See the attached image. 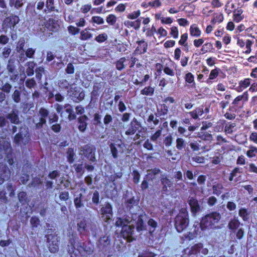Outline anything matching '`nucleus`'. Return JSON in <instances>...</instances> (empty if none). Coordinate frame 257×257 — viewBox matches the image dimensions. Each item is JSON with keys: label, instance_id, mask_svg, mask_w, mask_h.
Here are the masks:
<instances>
[{"label": "nucleus", "instance_id": "680f3d73", "mask_svg": "<svg viewBox=\"0 0 257 257\" xmlns=\"http://www.w3.org/2000/svg\"><path fill=\"white\" fill-rule=\"evenodd\" d=\"M73 167L77 173H79L81 175L84 173V169L83 167L82 164H75L73 165Z\"/></svg>", "mask_w": 257, "mask_h": 257}, {"label": "nucleus", "instance_id": "1a4fd4ad", "mask_svg": "<svg viewBox=\"0 0 257 257\" xmlns=\"http://www.w3.org/2000/svg\"><path fill=\"white\" fill-rule=\"evenodd\" d=\"M39 113L40 115L35 116L33 119V122L35 124L37 129L42 128L43 125L46 124V118L48 116L49 111L45 108H41Z\"/></svg>", "mask_w": 257, "mask_h": 257}, {"label": "nucleus", "instance_id": "bf43d9fd", "mask_svg": "<svg viewBox=\"0 0 257 257\" xmlns=\"http://www.w3.org/2000/svg\"><path fill=\"white\" fill-rule=\"evenodd\" d=\"M108 36L106 34L102 33L98 35L95 38V40L98 43L104 42L107 39Z\"/></svg>", "mask_w": 257, "mask_h": 257}, {"label": "nucleus", "instance_id": "4c0bfd02", "mask_svg": "<svg viewBox=\"0 0 257 257\" xmlns=\"http://www.w3.org/2000/svg\"><path fill=\"white\" fill-rule=\"evenodd\" d=\"M223 189V185L220 183L213 185L212 186L213 194L219 196L221 194Z\"/></svg>", "mask_w": 257, "mask_h": 257}, {"label": "nucleus", "instance_id": "4468645a", "mask_svg": "<svg viewBox=\"0 0 257 257\" xmlns=\"http://www.w3.org/2000/svg\"><path fill=\"white\" fill-rule=\"evenodd\" d=\"M97 247L102 252L108 250L110 247V237L107 235L101 237L97 242Z\"/></svg>", "mask_w": 257, "mask_h": 257}, {"label": "nucleus", "instance_id": "6e6d98bb", "mask_svg": "<svg viewBox=\"0 0 257 257\" xmlns=\"http://www.w3.org/2000/svg\"><path fill=\"white\" fill-rule=\"evenodd\" d=\"M67 154L68 162L70 164L74 162V157L75 155L73 149L69 148Z\"/></svg>", "mask_w": 257, "mask_h": 257}, {"label": "nucleus", "instance_id": "0eeeda50", "mask_svg": "<svg viewBox=\"0 0 257 257\" xmlns=\"http://www.w3.org/2000/svg\"><path fill=\"white\" fill-rule=\"evenodd\" d=\"M51 12L59 13V10L55 7L54 0H46L45 3V8L43 10L42 14H39L36 11H34V17L39 20L45 19L44 14H47Z\"/></svg>", "mask_w": 257, "mask_h": 257}, {"label": "nucleus", "instance_id": "8fccbe9b", "mask_svg": "<svg viewBox=\"0 0 257 257\" xmlns=\"http://www.w3.org/2000/svg\"><path fill=\"white\" fill-rule=\"evenodd\" d=\"M186 146V144L185 141L182 138H178L176 140V148L177 149L181 151L183 149H184Z\"/></svg>", "mask_w": 257, "mask_h": 257}, {"label": "nucleus", "instance_id": "39448f33", "mask_svg": "<svg viewBox=\"0 0 257 257\" xmlns=\"http://www.w3.org/2000/svg\"><path fill=\"white\" fill-rule=\"evenodd\" d=\"M99 212L100 218L104 222L109 223L112 220V206L109 202H105L101 205Z\"/></svg>", "mask_w": 257, "mask_h": 257}, {"label": "nucleus", "instance_id": "aec40b11", "mask_svg": "<svg viewBox=\"0 0 257 257\" xmlns=\"http://www.w3.org/2000/svg\"><path fill=\"white\" fill-rule=\"evenodd\" d=\"M10 176L11 171L8 166L3 163H0V184L8 180Z\"/></svg>", "mask_w": 257, "mask_h": 257}, {"label": "nucleus", "instance_id": "6e6552de", "mask_svg": "<svg viewBox=\"0 0 257 257\" xmlns=\"http://www.w3.org/2000/svg\"><path fill=\"white\" fill-rule=\"evenodd\" d=\"M17 63L15 58H10L7 65L8 74L10 76V80L13 82L17 81L19 78V72L17 70Z\"/></svg>", "mask_w": 257, "mask_h": 257}, {"label": "nucleus", "instance_id": "ea45409f", "mask_svg": "<svg viewBox=\"0 0 257 257\" xmlns=\"http://www.w3.org/2000/svg\"><path fill=\"white\" fill-rule=\"evenodd\" d=\"M240 225V222L238 219H231L228 224V227L231 230H235Z\"/></svg>", "mask_w": 257, "mask_h": 257}, {"label": "nucleus", "instance_id": "0e129e2a", "mask_svg": "<svg viewBox=\"0 0 257 257\" xmlns=\"http://www.w3.org/2000/svg\"><path fill=\"white\" fill-rule=\"evenodd\" d=\"M68 31L69 34L73 35H76L79 33L80 29L77 27L73 26H69L68 27Z\"/></svg>", "mask_w": 257, "mask_h": 257}, {"label": "nucleus", "instance_id": "a19ab883", "mask_svg": "<svg viewBox=\"0 0 257 257\" xmlns=\"http://www.w3.org/2000/svg\"><path fill=\"white\" fill-rule=\"evenodd\" d=\"M161 182L162 185H165L169 188H170L172 185L173 183L168 179L165 175H162L160 177Z\"/></svg>", "mask_w": 257, "mask_h": 257}, {"label": "nucleus", "instance_id": "58836bf2", "mask_svg": "<svg viewBox=\"0 0 257 257\" xmlns=\"http://www.w3.org/2000/svg\"><path fill=\"white\" fill-rule=\"evenodd\" d=\"M24 0H9V5L10 7H14L17 9L21 8L24 4Z\"/></svg>", "mask_w": 257, "mask_h": 257}, {"label": "nucleus", "instance_id": "dca6fc26", "mask_svg": "<svg viewBox=\"0 0 257 257\" xmlns=\"http://www.w3.org/2000/svg\"><path fill=\"white\" fill-rule=\"evenodd\" d=\"M130 217L131 222H135L136 223V229L138 231L147 230V227L142 219V215H139V212L132 215Z\"/></svg>", "mask_w": 257, "mask_h": 257}, {"label": "nucleus", "instance_id": "5fc2aeb1", "mask_svg": "<svg viewBox=\"0 0 257 257\" xmlns=\"http://www.w3.org/2000/svg\"><path fill=\"white\" fill-rule=\"evenodd\" d=\"M154 92V88L151 86L146 87L141 91V94L145 95H152Z\"/></svg>", "mask_w": 257, "mask_h": 257}, {"label": "nucleus", "instance_id": "f03ea898", "mask_svg": "<svg viewBox=\"0 0 257 257\" xmlns=\"http://www.w3.org/2000/svg\"><path fill=\"white\" fill-rule=\"evenodd\" d=\"M131 217L128 216L123 218H118L115 222L117 226H121V233L124 238L127 239L129 241L133 240V235L134 232L135 227L134 225L128 224L130 223Z\"/></svg>", "mask_w": 257, "mask_h": 257}, {"label": "nucleus", "instance_id": "f8f14e48", "mask_svg": "<svg viewBox=\"0 0 257 257\" xmlns=\"http://www.w3.org/2000/svg\"><path fill=\"white\" fill-rule=\"evenodd\" d=\"M76 246L77 250L84 256L92 254L94 250L93 244L89 241L79 242Z\"/></svg>", "mask_w": 257, "mask_h": 257}, {"label": "nucleus", "instance_id": "b1692460", "mask_svg": "<svg viewBox=\"0 0 257 257\" xmlns=\"http://www.w3.org/2000/svg\"><path fill=\"white\" fill-rule=\"evenodd\" d=\"M161 173V170L157 168L149 169L147 171V174L145 177L148 181H153L156 178L157 175Z\"/></svg>", "mask_w": 257, "mask_h": 257}, {"label": "nucleus", "instance_id": "f3484780", "mask_svg": "<svg viewBox=\"0 0 257 257\" xmlns=\"http://www.w3.org/2000/svg\"><path fill=\"white\" fill-rule=\"evenodd\" d=\"M150 78L149 74L144 75L142 72L137 71L136 74L132 77V80L136 85H144L147 81Z\"/></svg>", "mask_w": 257, "mask_h": 257}, {"label": "nucleus", "instance_id": "9d476101", "mask_svg": "<svg viewBox=\"0 0 257 257\" xmlns=\"http://www.w3.org/2000/svg\"><path fill=\"white\" fill-rule=\"evenodd\" d=\"M47 238L49 251L51 253H56L59 250V237L55 234H47Z\"/></svg>", "mask_w": 257, "mask_h": 257}, {"label": "nucleus", "instance_id": "f257e3e1", "mask_svg": "<svg viewBox=\"0 0 257 257\" xmlns=\"http://www.w3.org/2000/svg\"><path fill=\"white\" fill-rule=\"evenodd\" d=\"M221 217V214L217 211H213L207 214L201 218L200 221V226L201 230L216 228Z\"/></svg>", "mask_w": 257, "mask_h": 257}, {"label": "nucleus", "instance_id": "c756f323", "mask_svg": "<svg viewBox=\"0 0 257 257\" xmlns=\"http://www.w3.org/2000/svg\"><path fill=\"white\" fill-rule=\"evenodd\" d=\"M190 34L194 37H199L201 36V31L196 25L193 24L190 27Z\"/></svg>", "mask_w": 257, "mask_h": 257}, {"label": "nucleus", "instance_id": "412c9836", "mask_svg": "<svg viewBox=\"0 0 257 257\" xmlns=\"http://www.w3.org/2000/svg\"><path fill=\"white\" fill-rule=\"evenodd\" d=\"M140 127H141V123L136 118H134L130 124L128 130L125 132V134L127 136L133 135L139 130Z\"/></svg>", "mask_w": 257, "mask_h": 257}, {"label": "nucleus", "instance_id": "37998d69", "mask_svg": "<svg viewBox=\"0 0 257 257\" xmlns=\"http://www.w3.org/2000/svg\"><path fill=\"white\" fill-rule=\"evenodd\" d=\"M18 197L19 198V202L22 204H25L28 201V199L27 197V193L25 192H20L18 194Z\"/></svg>", "mask_w": 257, "mask_h": 257}, {"label": "nucleus", "instance_id": "de8ad7c7", "mask_svg": "<svg viewBox=\"0 0 257 257\" xmlns=\"http://www.w3.org/2000/svg\"><path fill=\"white\" fill-rule=\"evenodd\" d=\"M92 202L95 205H97L100 202L99 193L97 190H95L92 193Z\"/></svg>", "mask_w": 257, "mask_h": 257}, {"label": "nucleus", "instance_id": "c03bdc74", "mask_svg": "<svg viewBox=\"0 0 257 257\" xmlns=\"http://www.w3.org/2000/svg\"><path fill=\"white\" fill-rule=\"evenodd\" d=\"M126 59L125 57H121L119 60H118L116 63V68L119 71L123 70L125 68V65L124 64L125 62Z\"/></svg>", "mask_w": 257, "mask_h": 257}, {"label": "nucleus", "instance_id": "7ed1b4c3", "mask_svg": "<svg viewBox=\"0 0 257 257\" xmlns=\"http://www.w3.org/2000/svg\"><path fill=\"white\" fill-rule=\"evenodd\" d=\"M31 141L28 128L25 125L19 127V132L14 136L13 143L21 148L28 145Z\"/></svg>", "mask_w": 257, "mask_h": 257}, {"label": "nucleus", "instance_id": "bb28decb", "mask_svg": "<svg viewBox=\"0 0 257 257\" xmlns=\"http://www.w3.org/2000/svg\"><path fill=\"white\" fill-rule=\"evenodd\" d=\"M243 12L241 9H238L233 11V21L234 22L239 23L244 19V16L242 15Z\"/></svg>", "mask_w": 257, "mask_h": 257}, {"label": "nucleus", "instance_id": "7c9ffc66", "mask_svg": "<svg viewBox=\"0 0 257 257\" xmlns=\"http://www.w3.org/2000/svg\"><path fill=\"white\" fill-rule=\"evenodd\" d=\"M36 64L34 61H30L27 63L26 74L31 76L34 74V69Z\"/></svg>", "mask_w": 257, "mask_h": 257}, {"label": "nucleus", "instance_id": "69168bd1", "mask_svg": "<svg viewBox=\"0 0 257 257\" xmlns=\"http://www.w3.org/2000/svg\"><path fill=\"white\" fill-rule=\"evenodd\" d=\"M59 198L61 200L66 201L69 198V193L68 191L61 192L59 194Z\"/></svg>", "mask_w": 257, "mask_h": 257}, {"label": "nucleus", "instance_id": "a18cd8bd", "mask_svg": "<svg viewBox=\"0 0 257 257\" xmlns=\"http://www.w3.org/2000/svg\"><path fill=\"white\" fill-rule=\"evenodd\" d=\"M26 168L25 166L23 168L22 176L20 178V183L25 184L27 181L29 180V175L27 173H25V169Z\"/></svg>", "mask_w": 257, "mask_h": 257}, {"label": "nucleus", "instance_id": "4be33fe9", "mask_svg": "<svg viewBox=\"0 0 257 257\" xmlns=\"http://www.w3.org/2000/svg\"><path fill=\"white\" fill-rule=\"evenodd\" d=\"M139 46L136 49L134 54L138 53L139 54H143L147 52L148 49V43L144 40L137 41Z\"/></svg>", "mask_w": 257, "mask_h": 257}, {"label": "nucleus", "instance_id": "f704fd0d", "mask_svg": "<svg viewBox=\"0 0 257 257\" xmlns=\"http://www.w3.org/2000/svg\"><path fill=\"white\" fill-rule=\"evenodd\" d=\"M65 107L66 108V112L68 114V119L70 121L75 119L76 116L74 113V111L71 108V106L68 104L66 105Z\"/></svg>", "mask_w": 257, "mask_h": 257}, {"label": "nucleus", "instance_id": "3c124183", "mask_svg": "<svg viewBox=\"0 0 257 257\" xmlns=\"http://www.w3.org/2000/svg\"><path fill=\"white\" fill-rule=\"evenodd\" d=\"M117 20L116 17L113 14L108 15L106 18V21L108 24L113 26L115 24Z\"/></svg>", "mask_w": 257, "mask_h": 257}, {"label": "nucleus", "instance_id": "a878e982", "mask_svg": "<svg viewBox=\"0 0 257 257\" xmlns=\"http://www.w3.org/2000/svg\"><path fill=\"white\" fill-rule=\"evenodd\" d=\"M88 117L85 115H82L78 118V129L80 132H84L85 131L87 125L86 123Z\"/></svg>", "mask_w": 257, "mask_h": 257}, {"label": "nucleus", "instance_id": "e2e57ef3", "mask_svg": "<svg viewBox=\"0 0 257 257\" xmlns=\"http://www.w3.org/2000/svg\"><path fill=\"white\" fill-rule=\"evenodd\" d=\"M91 22L98 25H101L104 23V20L100 16H93L91 18Z\"/></svg>", "mask_w": 257, "mask_h": 257}, {"label": "nucleus", "instance_id": "c9c22d12", "mask_svg": "<svg viewBox=\"0 0 257 257\" xmlns=\"http://www.w3.org/2000/svg\"><path fill=\"white\" fill-rule=\"evenodd\" d=\"M9 149L11 150L10 143L0 140V152H8Z\"/></svg>", "mask_w": 257, "mask_h": 257}, {"label": "nucleus", "instance_id": "ddd939ff", "mask_svg": "<svg viewBox=\"0 0 257 257\" xmlns=\"http://www.w3.org/2000/svg\"><path fill=\"white\" fill-rule=\"evenodd\" d=\"M92 193V192H90L87 195H84L82 193H79L78 195L75 196L74 203L77 209L84 206V203L88 201L90 199Z\"/></svg>", "mask_w": 257, "mask_h": 257}, {"label": "nucleus", "instance_id": "423d86ee", "mask_svg": "<svg viewBox=\"0 0 257 257\" xmlns=\"http://www.w3.org/2000/svg\"><path fill=\"white\" fill-rule=\"evenodd\" d=\"M95 148L90 145H86L80 148L79 155L83 156L87 160L95 162L96 159L95 156Z\"/></svg>", "mask_w": 257, "mask_h": 257}, {"label": "nucleus", "instance_id": "09e8293b", "mask_svg": "<svg viewBox=\"0 0 257 257\" xmlns=\"http://www.w3.org/2000/svg\"><path fill=\"white\" fill-rule=\"evenodd\" d=\"M257 154V148L253 146L249 147V150L246 152V155L249 158H252Z\"/></svg>", "mask_w": 257, "mask_h": 257}, {"label": "nucleus", "instance_id": "e433bc0d", "mask_svg": "<svg viewBox=\"0 0 257 257\" xmlns=\"http://www.w3.org/2000/svg\"><path fill=\"white\" fill-rule=\"evenodd\" d=\"M87 30L88 28H86L80 32V40L82 41H86L92 38V34L89 32L87 31Z\"/></svg>", "mask_w": 257, "mask_h": 257}, {"label": "nucleus", "instance_id": "a211bd4d", "mask_svg": "<svg viewBox=\"0 0 257 257\" xmlns=\"http://www.w3.org/2000/svg\"><path fill=\"white\" fill-rule=\"evenodd\" d=\"M67 236L68 237L69 243L70 244V245H68L67 251L69 254H72L74 252V243L76 235L74 234V231L71 227H69L68 229Z\"/></svg>", "mask_w": 257, "mask_h": 257}, {"label": "nucleus", "instance_id": "72a5a7b5", "mask_svg": "<svg viewBox=\"0 0 257 257\" xmlns=\"http://www.w3.org/2000/svg\"><path fill=\"white\" fill-rule=\"evenodd\" d=\"M238 214L244 221H247L249 219V212L244 208H241L239 210Z\"/></svg>", "mask_w": 257, "mask_h": 257}, {"label": "nucleus", "instance_id": "9b49d317", "mask_svg": "<svg viewBox=\"0 0 257 257\" xmlns=\"http://www.w3.org/2000/svg\"><path fill=\"white\" fill-rule=\"evenodd\" d=\"M187 202L190 206L192 216H196L198 213L202 211L203 207L199 204L196 195L189 196L187 199Z\"/></svg>", "mask_w": 257, "mask_h": 257}, {"label": "nucleus", "instance_id": "cd10ccee", "mask_svg": "<svg viewBox=\"0 0 257 257\" xmlns=\"http://www.w3.org/2000/svg\"><path fill=\"white\" fill-rule=\"evenodd\" d=\"M88 228L90 230L92 235L96 237L99 235L100 229L98 224L95 223H91L88 225Z\"/></svg>", "mask_w": 257, "mask_h": 257}, {"label": "nucleus", "instance_id": "2eb2a0df", "mask_svg": "<svg viewBox=\"0 0 257 257\" xmlns=\"http://www.w3.org/2000/svg\"><path fill=\"white\" fill-rule=\"evenodd\" d=\"M127 209L132 215L138 213L140 211V207L138 205V201L133 197L127 199L125 202Z\"/></svg>", "mask_w": 257, "mask_h": 257}, {"label": "nucleus", "instance_id": "5701e85b", "mask_svg": "<svg viewBox=\"0 0 257 257\" xmlns=\"http://www.w3.org/2000/svg\"><path fill=\"white\" fill-rule=\"evenodd\" d=\"M6 118L10 120L12 123L18 124L20 122V119L18 116V111L13 110L10 113L6 115Z\"/></svg>", "mask_w": 257, "mask_h": 257}, {"label": "nucleus", "instance_id": "473e14b6", "mask_svg": "<svg viewBox=\"0 0 257 257\" xmlns=\"http://www.w3.org/2000/svg\"><path fill=\"white\" fill-rule=\"evenodd\" d=\"M116 146H117L119 148H121V145H119V144H116V145H114L113 144H111L110 145H109V147H110V152H111V153L112 154V156L113 157V158L114 159H117L118 157V150L116 147Z\"/></svg>", "mask_w": 257, "mask_h": 257}, {"label": "nucleus", "instance_id": "603ef678", "mask_svg": "<svg viewBox=\"0 0 257 257\" xmlns=\"http://www.w3.org/2000/svg\"><path fill=\"white\" fill-rule=\"evenodd\" d=\"M36 78L40 81L41 79L42 74L44 73V68L42 66H40L37 68L35 70Z\"/></svg>", "mask_w": 257, "mask_h": 257}, {"label": "nucleus", "instance_id": "79ce46f5", "mask_svg": "<svg viewBox=\"0 0 257 257\" xmlns=\"http://www.w3.org/2000/svg\"><path fill=\"white\" fill-rule=\"evenodd\" d=\"M78 231L80 233H82L85 231H87L88 226L86 225L85 220H81L77 223Z\"/></svg>", "mask_w": 257, "mask_h": 257}, {"label": "nucleus", "instance_id": "13d9d810", "mask_svg": "<svg viewBox=\"0 0 257 257\" xmlns=\"http://www.w3.org/2000/svg\"><path fill=\"white\" fill-rule=\"evenodd\" d=\"M203 247V244L201 243H197L191 247V251L192 254H196L199 252L200 249Z\"/></svg>", "mask_w": 257, "mask_h": 257}, {"label": "nucleus", "instance_id": "774afa93", "mask_svg": "<svg viewBox=\"0 0 257 257\" xmlns=\"http://www.w3.org/2000/svg\"><path fill=\"white\" fill-rule=\"evenodd\" d=\"M236 124L234 123L226 124L225 126V132L227 134H231L233 132V128L235 126Z\"/></svg>", "mask_w": 257, "mask_h": 257}, {"label": "nucleus", "instance_id": "49530a36", "mask_svg": "<svg viewBox=\"0 0 257 257\" xmlns=\"http://www.w3.org/2000/svg\"><path fill=\"white\" fill-rule=\"evenodd\" d=\"M42 184V181L40 178L35 177L33 179L31 183L29 184L30 187H39Z\"/></svg>", "mask_w": 257, "mask_h": 257}, {"label": "nucleus", "instance_id": "6ab92c4d", "mask_svg": "<svg viewBox=\"0 0 257 257\" xmlns=\"http://www.w3.org/2000/svg\"><path fill=\"white\" fill-rule=\"evenodd\" d=\"M20 21L19 17L16 15H12L6 18L3 21V25L6 28H11L17 24Z\"/></svg>", "mask_w": 257, "mask_h": 257}, {"label": "nucleus", "instance_id": "338daca9", "mask_svg": "<svg viewBox=\"0 0 257 257\" xmlns=\"http://www.w3.org/2000/svg\"><path fill=\"white\" fill-rule=\"evenodd\" d=\"M141 15L140 10H138L137 11H134L132 13L129 14L127 16V18L129 19L134 20L138 18Z\"/></svg>", "mask_w": 257, "mask_h": 257}, {"label": "nucleus", "instance_id": "c85d7f7f", "mask_svg": "<svg viewBox=\"0 0 257 257\" xmlns=\"http://www.w3.org/2000/svg\"><path fill=\"white\" fill-rule=\"evenodd\" d=\"M214 50L213 44L211 42L205 43L203 44L202 48L200 49V52L199 54H205L207 52H212Z\"/></svg>", "mask_w": 257, "mask_h": 257}, {"label": "nucleus", "instance_id": "864d4df0", "mask_svg": "<svg viewBox=\"0 0 257 257\" xmlns=\"http://www.w3.org/2000/svg\"><path fill=\"white\" fill-rule=\"evenodd\" d=\"M156 255V254L146 249L141 252H139L138 257H155Z\"/></svg>", "mask_w": 257, "mask_h": 257}, {"label": "nucleus", "instance_id": "4d7b16f0", "mask_svg": "<svg viewBox=\"0 0 257 257\" xmlns=\"http://www.w3.org/2000/svg\"><path fill=\"white\" fill-rule=\"evenodd\" d=\"M251 83V79L245 78L243 80H241L239 83V86L241 88L244 89L249 86Z\"/></svg>", "mask_w": 257, "mask_h": 257}, {"label": "nucleus", "instance_id": "20e7f679", "mask_svg": "<svg viewBox=\"0 0 257 257\" xmlns=\"http://www.w3.org/2000/svg\"><path fill=\"white\" fill-rule=\"evenodd\" d=\"M189 222V215L187 210L183 208L181 209L174 218V226L178 232H182L188 226Z\"/></svg>", "mask_w": 257, "mask_h": 257}, {"label": "nucleus", "instance_id": "393cba45", "mask_svg": "<svg viewBox=\"0 0 257 257\" xmlns=\"http://www.w3.org/2000/svg\"><path fill=\"white\" fill-rule=\"evenodd\" d=\"M141 19L139 18L135 21H125L124 25L127 28H134L135 30H139L141 27Z\"/></svg>", "mask_w": 257, "mask_h": 257}, {"label": "nucleus", "instance_id": "2f4dec72", "mask_svg": "<svg viewBox=\"0 0 257 257\" xmlns=\"http://www.w3.org/2000/svg\"><path fill=\"white\" fill-rule=\"evenodd\" d=\"M147 224L148 226L147 230L149 231L150 233H152L157 227V222L153 219L150 218L148 221Z\"/></svg>", "mask_w": 257, "mask_h": 257}, {"label": "nucleus", "instance_id": "052dcab7", "mask_svg": "<svg viewBox=\"0 0 257 257\" xmlns=\"http://www.w3.org/2000/svg\"><path fill=\"white\" fill-rule=\"evenodd\" d=\"M11 52L12 50L10 47H5L3 49L2 57L4 59L8 58L10 55Z\"/></svg>", "mask_w": 257, "mask_h": 257}]
</instances>
